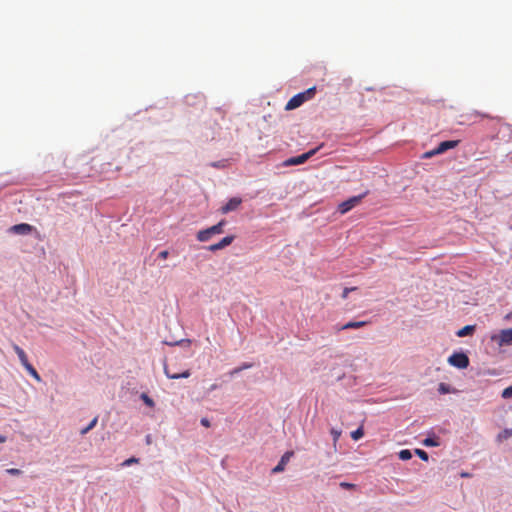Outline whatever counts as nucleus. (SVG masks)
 Returning <instances> with one entry per match:
<instances>
[{
  "label": "nucleus",
  "instance_id": "nucleus-9",
  "mask_svg": "<svg viewBox=\"0 0 512 512\" xmlns=\"http://www.w3.org/2000/svg\"><path fill=\"white\" fill-rule=\"evenodd\" d=\"M169 255V252L167 250H164V251H161L158 255L159 258L161 259H166Z\"/></svg>",
  "mask_w": 512,
  "mask_h": 512
},
{
  "label": "nucleus",
  "instance_id": "nucleus-5",
  "mask_svg": "<svg viewBox=\"0 0 512 512\" xmlns=\"http://www.w3.org/2000/svg\"><path fill=\"white\" fill-rule=\"evenodd\" d=\"M97 422H98V417H94V418L91 420V422H90V423H89L85 428H83V429L80 431L81 435H85V434H86V433H88L90 430H92V429L96 426Z\"/></svg>",
  "mask_w": 512,
  "mask_h": 512
},
{
  "label": "nucleus",
  "instance_id": "nucleus-7",
  "mask_svg": "<svg viewBox=\"0 0 512 512\" xmlns=\"http://www.w3.org/2000/svg\"><path fill=\"white\" fill-rule=\"evenodd\" d=\"M142 399L144 400V402L148 405V406H153L154 405V402L151 398H149L146 394H143L142 395Z\"/></svg>",
  "mask_w": 512,
  "mask_h": 512
},
{
  "label": "nucleus",
  "instance_id": "nucleus-6",
  "mask_svg": "<svg viewBox=\"0 0 512 512\" xmlns=\"http://www.w3.org/2000/svg\"><path fill=\"white\" fill-rule=\"evenodd\" d=\"M137 462H138V459H137V458H135V457H131V458H129V459H127V460H125V461L123 462V464H122V465H123V466H129V465H131V464H133V463H137Z\"/></svg>",
  "mask_w": 512,
  "mask_h": 512
},
{
  "label": "nucleus",
  "instance_id": "nucleus-8",
  "mask_svg": "<svg viewBox=\"0 0 512 512\" xmlns=\"http://www.w3.org/2000/svg\"><path fill=\"white\" fill-rule=\"evenodd\" d=\"M7 473L10 475H20L21 471L16 468H10V469H7Z\"/></svg>",
  "mask_w": 512,
  "mask_h": 512
},
{
  "label": "nucleus",
  "instance_id": "nucleus-10",
  "mask_svg": "<svg viewBox=\"0 0 512 512\" xmlns=\"http://www.w3.org/2000/svg\"><path fill=\"white\" fill-rule=\"evenodd\" d=\"M6 442V437L3 435H0V443Z\"/></svg>",
  "mask_w": 512,
  "mask_h": 512
},
{
  "label": "nucleus",
  "instance_id": "nucleus-4",
  "mask_svg": "<svg viewBox=\"0 0 512 512\" xmlns=\"http://www.w3.org/2000/svg\"><path fill=\"white\" fill-rule=\"evenodd\" d=\"M24 368L26 369V371L38 382L41 381V377L39 375V373L37 372V370L29 363L27 364L26 366H24Z\"/></svg>",
  "mask_w": 512,
  "mask_h": 512
},
{
  "label": "nucleus",
  "instance_id": "nucleus-1",
  "mask_svg": "<svg viewBox=\"0 0 512 512\" xmlns=\"http://www.w3.org/2000/svg\"><path fill=\"white\" fill-rule=\"evenodd\" d=\"M164 372L166 376L170 379L187 378L190 376V370L188 368L182 370L177 369L176 365L172 362L165 364Z\"/></svg>",
  "mask_w": 512,
  "mask_h": 512
},
{
  "label": "nucleus",
  "instance_id": "nucleus-3",
  "mask_svg": "<svg viewBox=\"0 0 512 512\" xmlns=\"http://www.w3.org/2000/svg\"><path fill=\"white\" fill-rule=\"evenodd\" d=\"M12 347H13V350L15 351V353L17 354L23 367L26 366L27 364H29V361H28L25 351L17 344H13Z\"/></svg>",
  "mask_w": 512,
  "mask_h": 512
},
{
  "label": "nucleus",
  "instance_id": "nucleus-2",
  "mask_svg": "<svg viewBox=\"0 0 512 512\" xmlns=\"http://www.w3.org/2000/svg\"><path fill=\"white\" fill-rule=\"evenodd\" d=\"M33 230H34V227L27 223L16 224L10 228L11 232H13L15 234H19V235H27V234L31 233Z\"/></svg>",
  "mask_w": 512,
  "mask_h": 512
}]
</instances>
